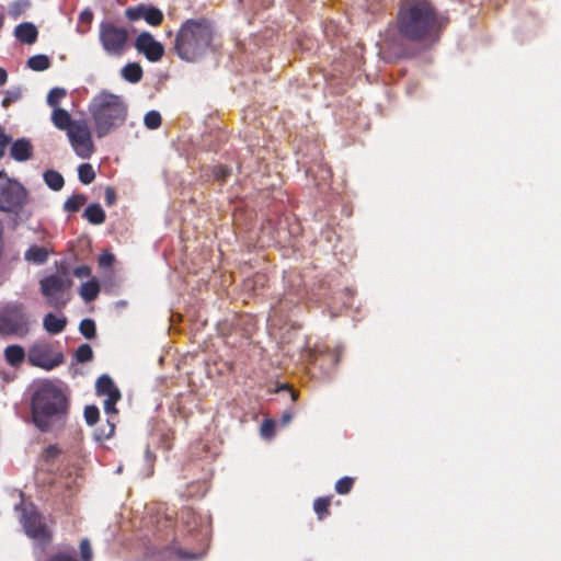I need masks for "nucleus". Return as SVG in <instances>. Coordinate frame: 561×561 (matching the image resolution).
<instances>
[{
  "label": "nucleus",
  "mask_w": 561,
  "mask_h": 561,
  "mask_svg": "<svg viewBox=\"0 0 561 561\" xmlns=\"http://www.w3.org/2000/svg\"><path fill=\"white\" fill-rule=\"evenodd\" d=\"M83 416H84L85 423L89 426H93L100 420V410L94 404L87 405L83 411Z\"/></svg>",
  "instance_id": "nucleus-38"
},
{
  "label": "nucleus",
  "mask_w": 561,
  "mask_h": 561,
  "mask_svg": "<svg viewBox=\"0 0 561 561\" xmlns=\"http://www.w3.org/2000/svg\"><path fill=\"white\" fill-rule=\"evenodd\" d=\"M122 399V393L106 397L104 401V412L112 419V415H117L118 410L116 409V403Z\"/></svg>",
  "instance_id": "nucleus-39"
},
{
  "label": "nucleus",
  "mask_w": 561,
  "mask_h": 561,
  "mask_svg": "<svg viewBox=\"0 0 561 561\" xmlns=\"http://www.w3.org/2000/svg\"><path fill=\"white\" fill-rule=\"evenodd\" d=\"M14 7H16L18 10H20L22 8H27V7H30V1L28 0H16L14 2Z\"/></svg>",
  "instance_id": "nucleus-52"
},
{
  "label": "nucleus",
  "mask_w": 561,
  "mask_h": 561,
  "mask_svg": "<svg viewBox=\"0 0 561 561\" xmlns=\"http://www.w3.org/2000/svg\"><path fill=\"white\" fill-rule=\"evenodd\" d=\"M53 124L60 130H69L78 121H72L69 112L61 107H54L51 114Z\"/></svg>",
  "instance_id": "nucleus-18"
},
{
  "label": "nucleus",
  "mask_w": 561,
  "mask_h": 561,
  "mask_svg": "<svg viewBox=\"0 0 561 561\" xmlns=\"http://www.w3.org/2000/svg\"><path fill=\"white\" fill-rule=\"evenodd\" d=\"M14 36L23 44H34L37 41L38 30L32 22H23L15 26Z\"/></svg>",
  "instance_id": "nucleus-16"
},
{
  "label": "nucleus",
  "mask_w": 561,
  "mask_h": 561,
  "mask_svg": "<svg viewBox=\"0 0 561 561\" xmlns=\"http://www.w3.org/2000/svg\"><path fill=\"white\" fill-rule=\"evenodd\" d=\"M321 359L324 362V360H329L331 362L334 366L339 364L340 359H341V351L339 350H335L333 352H330L325 355H322L321 356Z\"/></svg>",
  "instance_id": "nucleus-46"
},
{
  "label": "nucleus",
  "mask_w": 561,
  "mask_h": 561,
  "mask_svg": "<svg viewBox=\"0 0 561 561\" xmlns=\"http://www.w3.org/2000/svg\"><path fill=\"white\" fill-rule=\"evenodd\" d=\"M43 180H44L45 184L51 191H55V192L60 191L65 185V179L61 175V173H59L58 171L53 170V169L46 170L43 173Z\"/></svg>",
  "instance_id": "nucleus-25"
},
{
  "label": "nucleus",
  "mask_w": 561,
  "mask_h": 561,
  "mask_svg": "<svg viewBox=\"0 0 561 561\" xmlns=\"http://www.w3.org/2000/svg\"><path fill=\"white\" fill-rule=\"evenodd\" d=\"M125 16L131 22L142 19L151 26H159L164 19L163 12L159 8L146 3L128 7L125 10Z\"/></svg>",
  "instance_id": "nucleus-14"
},
{
  "label": "nucleus",
  "mask_w": 561,
  "mask_h": 561,
  "mask_svg": "<svg viewBox=\"0 0 561 561\" xmlns=\"http://www.w3.org/2000/svg\"><path fill=\"white\" fill-rule=\"evenodd\" d=\"M180 520L187 533L203 546H208L211 537L210 517H204L191 507H184L180 513Z\"/></svg>",
  "instance_id": "nucleus-9"
},
{
  "label": "nucleus",
  "mask_w": 561,
  "mask_h": 561,
  "mask_svg": "<svg viewBox=\"0 0 561 561\" xmlns=\"http://www.w3.org/2000/svg\"><path fill=\"white\" fill-rule=\"evenodd\" d=\"M67 136L78 157L89 159L92 156L94 152V145L91 131L83 121H79L73 124L72 128H69Z\"/></svg>",
  "instance_id": "nucleus-11"
},
{
  "label": "nucleus",
  "mask_w": 561,
  "mask_h": 561,
  "mask_svg": "<svg viewBox=\"0 0 561 561\" xmlns=\"http://www.w3.org/2000/svg\"><path fill=\"white\" fill-rule=\"evenodd\" d=\"M144 124L151 130L159 128L162 124L161 114L156 110L147 112L144 117Z\"/></svg>",
  "instance_id": "nucleus-34"
},
{
  "label": "nucleus",
  "mask_w": 561,
  "mask_h": 561,
  "mask_svg": "<svg viewBox=\"0 0 561 561\" xmlns=\"http://www.w3.org/2000/svg\"><path fill=\"white\" fill-rule=\"evenodd\" d=\"M275 421L265 419L261 425V435L265 438H272L275 435Z\"/></svg>",
  "instance_id": "nucleus-42"
},
{
  "label": "nucleus",
  "mask_w": 561,
  "mask_h": 561,
  "mask_svg": "<svg viewBox=\"0 0 561 561\" xmlns=\"http://www.w3.org/2000/svg\"><path fill=\"white\" fill-rule=\"evenodd\" d=\"M8 80V72L4 68L0 67V85H3Z\"/></svg>",
  "instance_id": "nucleus-53"
},
{
  "label": "nucleus",
  "mask_w": 561,
  "mask_h": 561,
  "mask_svg": "<svg viewBox=\"0 0 561 561\" xmlns=\"http://www.w3.org/2000/svg\"><path fill=\"white\" fill-rule=\"evenodd\" d=\"M134 46L150 62H158L164 55V46L148 31H142L135 39Z\"/></svg>",
  "instance_id": "nucleus-13"
},
{
  "label": "nucleus",
  "mask_w": 561,
  "mask_h": 561,
  "mask_svg": "<svg viewBox=\"0 0 561 561\" xmlns=\"http://www.w3.org/2000/svg\"><path fill=\"white\" fill-rule=\"evenodd\" d=\"M98 138H104L121 128L128 116V105L121 95L106 90L98 93L89 104Z\"/></svg>",
  "instance_id": "nucleus-4"
},
{
  "label": "nucleus",
  "mask_w": 561,
  "mask_h": 561,
  "mask_svg": "<svg viewBox=\"0 0 561 561\" xmlns=\"http://www.w3.org/2000/svg\"><path fill=\"white\" fill-rule=\"evenodd\" d=\"M79 332L87 340H93L96 336V324L91 318H84L79 324Z\"/></svg>",
  "instance_id": "nucleus-30"
},
{
  "label": "nucleus",
  "mask_w": 561,
  "mask_h": 561,
  "mask_svg": "<svg viewBox=\"0 0 561 561\" xmlns=\"http://www.w3.org/2000/svg\"><path fill=\"white\" fill-rule=\"evenodd\" d=\"M290 394V399L293 402L297 401L299 398V391L291 388V390L288 392Z\"/></svg>",
  "instance_id": "nucleus-54"
},
{
  "label": "nucleus",
  "mask_w": 561,
  "mask_h": 561,
  "mask_svg": "<svg viewBox=\"0 0 561 561\" xmlns=\"http://www.w3.org/2000/svg\"><path fill=\"white\" fill-rule=\"evenodd\" d=\"M99 39L108 56L119 57L125 51L129 39L128 30L110 21H102L99 27Z\"/></svg>",
  "instance_id": "nucleus-8"
},
{
  "label": "nucleus",
  "mask_w": 561,
  "mask_h": 561,
  "mask_svg": "<svg viewBox=\"0 0 561 561\" xmlns=\"http://www.w3.org/2000/svg\"><path fill=\"white\" fill-rule=\"evenodd\" d=\"M92 20H93V12L89 8H85L79 15V21L82 23L91 24Z\"/></svg>",
  "instance_id": "nucleus-51"
},
{
  "label": "nucleus",
  "mask_w": 561,
  "mask_h": 561,
  "mask_svg": "<svg viewBox=\"0 0 561 561\" xmlns=\"http://www.w3.org/2000/svg\"><path fill=\"white\" fill-rule=\"evenodd\" d=\"M79 548H80L81 560L82 561H92L93 552H92L91 542L88 538H83L80 541Z\"/></svg>",
  "instance_id": "nucleus-40"
},
{
  "label": "nucleus",
  "mask_w": 561,
  "mask_h": 561,
  "mask_svg": "<svg viewBox=\"0 0 561 561\" xmlns=\"http://www.w3.org/2000/svg\"><path fill=\"white\" fill-rule=\"evenodd\" d=\"M121 76L129 83H138L142 79L144 70L138 62H128L122 68Z\"/></svg>",
  "instance_id": "nucleus-23"
},
{
  "label": "nucleus",
  "mask_w": 561,
  "mask_h": 561,
  "mask_svg": "<svg viewBox=\"0 0 561 561\" xmlns=\"http://www.w3.org/2000/svg\"><path fill=\"white\" fill-rule=\"evenodd\" d=\"M92 271L88 265H80L73 270V275L78 278L89 277Z\"/></svg>",
  "instance_id": "nucleus-47"
},
{
  "label": "nucleus",
  "mask_w": 561,
  "mask_h": 561,
  "mask_svg": "<svg viewBox=\"0 0 561 561\" xmlns=\"http://www.w3.org/2000/svg\"><path fill=\"white\" fill-rule=\"evenodd\" d=\"M94 353L90 344H81L75 352V359L77 363L84 364L93 359Z\"/></svg>",
  "instance_id": "nucleus-33"
},
{
  "label": "nucleus",
  "mask_w": 561,
  "mask_h": 561,
  "mask_svg": "<svg viewBox=\"0 0 561 561\" xmlns=\"http://www.w3.org/2000/svg\"><path fill=\"white\" fill-rule=\"evenodd\" d=\"M24 494L21 493V502L14 506V510L20 512V522L23 526L25 534L41 542L43 546L48 545L51 541V533L47 528L46 524L42 520V515L36 511L33 503L28 505L24 504Z\"/></svg>",
  "instance_id": "nucleus-6"
},
{
  "label": "nucleus",
  "mask_w": 561,
  "mask_h": 561,
  "mask_svg": "<svg viewBox=\"0 0 561 561\" xmlns=\"http://www.w3.org/2000/svg\"><path fill=\"white\" fill-rule=\"evenodd\" d=\"M12 141V137L7 135L0 127V159L5 154L7 145Z\"/></svg>",
  "instance_id": "nucleus-45"
},
{
  "label": "nucleus",
  "mask_w": 561,
  "mask_h": 561,
  "mask_svg": "<svg viewBox=\"0 0 561 561\" xmlns=\"http://www.w3.org/2000/svg\"><path fill=\"white\" fill-rule=\"evenodd\" d=\"M331 496H320L313 501V511L319 520L330 515Z\"/></svg>",
  "instance_id": "nucleus-26"
},
{
  "label": "nucleus",
  "mask_w": 561,
  "mask_h": 561,
  "mask_svg": "<svg viewBox=\"0 0 561 561\" xmlns=\"http://www.w3.org/2000/svg\"><path fill=\"white\" fill-rule=\"evenodd\" d=\"M4 178H7V173L4 170H1L0 171V180H4Z\"/></svg>",
  "instance_id": "nucleus-57"
},
{
  "label": "nucleus",
  "mask_w": 561,
  "mask_h": 561,
  "mask_svg": "<svg viewBox=\"0 0 561 561\" xmlns=\"http://www.w3.org/2000/svg\"><path fill=\"white\" fill-rule=\"evenodd\" d=\"M72 284L73 282L68 275L67 268L62 267L60 274L44 276L39 280V289L46 302L50 307L60 310L70 300L67 291L71 288Z\"/></svg>",
  "instance_id": "nucleus-5"
},
{
  "label": "nucleus",
  "mask_w": 561,
  "mask_h": 561,
  "mask_svg": "<svg viewBox=\"0 0 561 561\" xmlns=\"http://www.w3.org/2000/svg\"><path fill=\"white\" fill-rule=\"evenodd\" d=\"M28 192L16 179L4 178L0 183V211L19 216L27 203Z\"/></svg>",
  "instance_id": "nucleus-7"
},
{
  "label": "nucleus",
  "mask_w": 561,
  "mask_h": 561,
  "mask_svg": "<svg viewBox=\"0 0 561 561\" xmlns=\"http://www.w3.org/2000/svg\"><path fill=\"white\" fill-rule=\"evenodd\" d=\"M295 415V409L293 407L290 408H287L286 410H284V412L282 413V417H280V424L283 426H286L288 425L293 417Z\"/></svg>",
  "instance_id": "nucleus-48"
},
{
  "label": "nucleus",
  "mask_w": 561,
  "mask_h": 561,
  "mask_svg": "<svg viewBox=\"0 0 561 561\" xmlns=\"http://www.w3.org/2000/svg\"><path fill=\"white\" fill-rule=\"evenodd\" d=\"M115 262V256L111 251H104L99 257L101 267H111Z\"/></svg>",
  "instance_id": "nucleus-43"
},
{
  "label": "nucleus",
  "mask_w": 561,
  "mask_h": 561,
  "mask_svg": "<svg viewBox=\"0 0 561 561\" xmlns=\"http://www.w3.org/2000/svg\"><path fill=\"white\" fill-rule=\"evenodd\" d=\"M95 392L98 396L111 397L119 394L121 390L115 385L111 376H108L107 374H103L96 379Z\"/></svg>",
  "instance_id": "nucleus-17"
},
{
  "label": "nucleus",
  "mask_w": 561,
  "mask_h": 561,
  "mask_svg": "<svg viewBox=\"0 0 561 561\" xmlns=\"http://www.w3.org/2000/svg\"><path fill=\"white\" fill-rule=\"evenodd\" d=\"M293 387H290L289 385L287 383H282L280 386H278L277 388V392H280V391H287L289 392L291 390Z\"/></svg>",
  "instance_id": "nucleus-55"
},
{
  "label": "nucleus",
  "mask_w": 561,
  "mask_h": 561,
  "mask_svg": "<svg viewBox=\"0 0 561 561\" xmlns=\"http://www.w3.org/2000/svg\"><path fill=\"white\" fill-rule=\"evenodd\" d=\"M27 360L34 367L51 370L65 362V356L61 352L53 354L49 343L37 342L30 347Z\"/></svg>",
  "instance_id": "nucleus-10"
},
{
  "label": "nucleus",
  "mask_w": 561,
  "mask_h": 561,
  "mask_svg": "<svg viewBox=\"0 0 561 561\" xmlns=\"http://www.w3.org/2000/svg\"><path fill=\"white\" fill-rule=\"evenodd\" d=\"M11 157L18 162H24L33 157V146L27 138H19L12 142Z\"/></svg>",
  "instance_id": "nucleus-15"
},
{
  "label": "nucleus",
  "mask_w": 561,
  "mask_h": 561,
  "mask_svg": "<svg viewBox=\"0 0 561 561\" xmlns=\"http://www.w3.org/2000/svg\"><path fill=\"white\" fill-rule=\"evenodd\" d=\"M66 89L55 87L48 92L46 102L51 107H59V102L62 98L66 96Z\"/></svg>",
  "instance_id": "nucleus-36"
},
{
  "label": "nucleus",
  "mask_w": 561,
  "mask_h": 561,
  "mask_svg": "<svg viewBox=\"0 0 561 561\" xmlns=\"http://www.w3.org/2000/svg\"><path fill=\"white\" fill-rule=\"evenodd\" d=\"M88 197L84 194H73L64 203V210L77 213L87 203Z\"/></svg>",
  "instance_id": "nucleus-29"
},
{
  "label": "nucleus",
  "mask_w": 561,
  "mask_h": 561,
  "mask_svg": "<svg viewBox=\"0 0 561 561\" xmlns=\"http://www.w3.org/2000/svg\"><path fill=\"white\" fill-rule=\"evenodd\" d=\"M146 453H147V457H150V450H149V449H147V451H146Z\"/></svg>",
  "instance_id": "nucleus-59"
},
{
  "label": "nucleus",
  "mask_w": 561,
  "mask_h": 561,
  "mask_svg": "<svg viewBox=\"0 0 561 561\" xmlns=\"http://www.w3.org/2000/svg\"><path fill=\"white\" fill-rule=\"evenodd\" d=\"M214 27L206 18L187 19L176 32L174 51L187 62H197L214 51Z\"/></svg>",
  "instance_id": "nucleus-3"
},
{
  "label": "nucleus",
  "mask_w": 561,
  "mask_h": 561,
  "mask_svg": "<svg viewBox=\"0 0 561 561\" xmlns=\"http://www.w3.org/2000/svg\"><path fill=\"white\" fill-rule=\"evenodd\" d=\"M3 25V15L0 13V28L2 27Z\"/></svg>",
  "instance_id": "nucleus-58"
},
{
  "label": "nucleus",
  "mask_w": 561,
  "mask_h": 561,
  "mask_svg": "<svg viewBox=\"0 0 561 561\" xmlns=\"http://www.w3.org/2000/svg\"><path fill=\"white\" fill-rule=\"evenodd\" d=\"M83 218L91 225H102L106 219V214L99 203L90 204L83 211Z\"/></svg>",
  "instance_id": "nucleus-20"
},
{
  "label": "nucleus",
  "mask_w": 561,
  "mask_h": 561,
  "mask_svg": "<svg viewBox=\"0 0 561 561\" xmlns=\"http://www.w3.org/2000/svg\"><path fill=\"white\" fill-rule=\"evenodd\" d=\"M162 439L164 440V449H170L171 448V444L169 443L168 440V436L167 434H162Z\"/></svg>",
  "instance_id": "nucleus-56"
},
{
  "label": "nucleus",
  "mask_w": 561,
  "mask_h": 561,
  "mask_svg": "<svg viewBox=\"0 0 561 561\" xmlns=\"http://www.w3.org/2000/svg\"><path fill=\"white\" fill-rule=\"evenodd\" d=\"M49 256L48 250L45 247L39 245H31L25 252H24V259L27 262L43 265L47 262Z\"/></svg>",
  "instance_id": "nucleus-21"
},
{
  "label": "nucleus",
  "mask_w": 561,
  "mask_h": 561,
  "mask_svg": "<svg viewBox=\"0 0 561 561\" xmlns=\"http://www.w3.org/2000/svg\"><path fill=\"white\" fill-rule=\"evenodd\" d=\"M60 454V449L57 445H48L45 448V458L46 460L55 459Z\"/></svg>",
  "instance_id": "nucleus-49"
},
{
  "label": "nucleus",
  "mask_w": 561,
  "mask_h": 561,
  "mask_svg": "<svg viewBox=\"0 0 561 561\" xmlns=\"http://www.w3.org/2000/svg\"><path fill=\"white\" fill-rule=\"evenodd\" d=\"M46 561H77L72 556L66 552H57L48 558Z\"/></svg>",
  "instance_id": "nucleus-50"
},
{
  "label": "nucleus",
  "mask_w": 561,
  "mask_h": 561,
  "mask_svg": "<svg viewBox=\"0 0 561 561\" xmlns=\"http://www.w3.org/2000/svg\"><path fill=\"white\" fill-rule=\"evenodd\" d=\"M67 325V318H58L55 313L48 312L43 319V327L49 334H59Z\"/></svg>",
  "instance_id": "nucleus-19"
},
{
  "label": "nucleus",
  "mask_w": 561,
  "mask_h": 561,
  "mask_svg": "<svg viewBox=\"0 0 561 561\" xmlns=\"http://www.w3.org/2000/svg\"><path fill=\"white\" fill-rule=\"evenodd\" d=\"M50 65V59L44 54H37L27 59V67L33 71H45Z\"/></svg>",
  "instance_id": "nucleus-27"
},
{
  "label": "nucleus",
  "mask_w": 561,
  "mask_h": 561,
  "mask_svg": "<svg viewBox=\"0 0 561 561\" xmlns=\"http://www.w3.org/2000/svg\"><path fill=\"white\" fill-rule=\"evenodd\" d=\"M22 98V88L15 87L4 91V96L2 99L1 105L3 107H9L12 103L19 101Z\"/></svg>",
  "instance_id": "nucleus-37"
},
{
  "label": "nucleus",
  "mask_w": 561,
  "mask_h": 561,
  "mask_svg": "<svg viewBox=\"0 0 561 561\" xmlns=\"http://www.w3.org/2000/svg\"><path fill=\"white\" fill-rule=\"evenodd\" d=\"M4 358L10 366L19 367L25 359V351L21 345H9L4 350Z\"/></svg>",
  "instance_id": "nucleus-22"
},
{
  "label": "nucleus",
  "mask_w": 561,
  "mask_h": 561,
  "mask_svg": "<svg viewBox=\"0 0 561 561\" xmlns=\"http://www.w3.org/2000/svg\"><path fill=\"white\" fill-rule=\"evenodd\" d=\"M78 178L79 181L88 185L95 180V171L90 163H82L78 167Z\"/></svg>",
  "instance_id": "nucleus-32"
},
{
  "label": "nucleus",
  "mask_w": 561,
  "mask_h": 561,
  "mask_svg": "<svg viewBox=\"0 0 561 561\" xmlns=\"http://www.w3.org/2000/svg\"><path fill=\"white\" fill-rule=\"evenodd\" d=\"M115 422L108 417L106 424L95 430L93 437L98 443H102L105 439L111 438L115 433Z\"/></svg>",
  "instance_id": "nucleus-28"
},
{
  "label": "nucleus",
  "mask_w": 561,
  "mask_h": 561,
  "mask_svg": "<svg viewBox=\"0 0 561 561\" xmlns=\"http://www.w3.org/2000/svg\"><path fill=\"white\" fill-rule=\"evenodd\" d=\"M176 556L184 561H196L201 560L205 556V551L192 552L184 549H178Z\"/></svg>",
  "instance_id": "nucleus-41"
},
{
  "label": "nucleus",
  "mask_w": 561,
  "mask_h": 561,
  "mask_svg": "<svg viewBox=\"0 0 561 561\" xmlns=\"http://www.w3.org/2000/svg\"><path fill=\"white\" fill-rule=\"evenodd\" d=\"M104 201L106 206H113L117 201V194L114 187L106 186L104 191Z\"/></svg>",
  "instance_id": "nucleus-44"
},
{
  "label": "nucleus",
  "mask_w": 561,
  "mask_h": 561,
  "mask_svg": "<svg viewBox=\"0 0 561 561\" xmlns=\"http://www.w3.org/2000/svg\"><path fill=\"white\" fill-rule=\"evenodd\" d=\"M232 174V168L226 164H217L211 168L213 178L219 182V184H225L227 180Z\"/></svg>",
  "instance_id": "nucleus-31"
},
{
  "label": "nucleus",
  "mask_w": 561,
  "mask_h": 561,
  "mask_svg": "<svg viewBox=\"0 0 561 561\" xmlns=\"http://www.w3.org/2000/svg\"><path fill=\"white\" fill-rule=\"evenodd\" d=\"M31 420L41 433H58L67 426L70 398L51 380L41 381L30 399Z\"/></svg>",
  "instance_id": "nucleus-2"
},
{
  "label": "nucleus",
  "mask_w": 561,
  "mask_h": 561,
  "mask_svg": "<svg viewBox=\"0 0 561 561\" xmlns=\"http://www.w3.org/2000/svg\"><path fill=\"white\" fill-rule=\"evenodd\" d=\"M354 478L345 476L335 482L334 490L337 494H348L354 486Z\"/></svg>",
  "instance_id": "nucleus-35"
},
{
  "label": "nucleus",
  "mask_w": 561,
  "mask_h": 561,
  "mask_svg": "<svg viewBox=\"0 0 561 561\" xmlns=\"http://www.w3.org/2000/svg\"><path fill=\"white\" fill-rule=\"evenodd\" d=\"M27 333V317L22 305H15L5 314L0 317V334L24 335Z\"/></svg>",
  "instance_id": "nucleus-12"
},
{
  "label": "nucleus",
  "mask_w": 561,
  "mask_h": 561,
  "mask_svg": "<svg viewBox=\"0 0 561 561\" xmlns=\"http://www.w3.org/2000/svg\"><path fill=\"white\" fill-rule=\"evenodd\" d=\"M146 453H147V457H150V450H149V449H147V451H146Z\"/></svg>",
  "instance_id": "nucleus-60"
},
{
  "label": "nucleus",
  "mask_w": 561,
  "mask_h": 561,
  "mask_svg": "<svg viewBox=\"0 0 561 561\" xmlns=\"http://www.w3.org/2000/svg\"><path fill=\"white\" fill-rule=\"evenodd\" d=\"M448 23L449 18L430 0H400L394 20L398 38L386 39V46L396 59L412 58L414 53L401 41L435 44Z\"/></svg>",
  "instance_id": "nucleus-1"
},
{
  "label": "nucleus",
  "mask_w": 561,
  "mask_h": 561,
  "mask_svg": "<svg viewBox=\"0 0 561 561\" xmlns=\"http://www.w3.org/2000/svg\"><path fill=\"white\" fill-rule=\"evenodd\" d=\"M100 290L101 287L99 280L95 277H92L81 285L79 294L85 302H91L98 298Z\"/></svg>",
  "instance_id": "nucleus-24"
}]
</instances>
